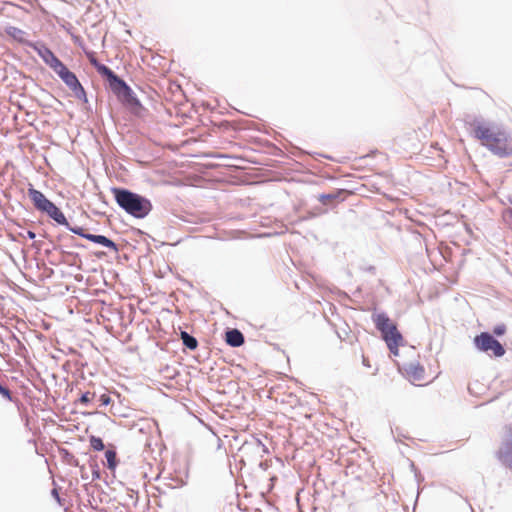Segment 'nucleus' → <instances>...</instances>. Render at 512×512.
<instances>
[{"label": "nucleus", "mask_w": 512, "mask_h": 512, "mask_svg": "<svg viewBox=\"0 0 512 512\" xmlns=\"http://www.w3.org/2000/svg\"><path fill=\"white\" fill-rule=\"evenodd\" d=\"M28 195L35 208L39 211L46 212V210L51 208V205L53 204V202L48 200L41 191L36 190L32 186L28 189Z\"/></svg>", "instance_id": "9"}, {"label": "nucleus", "mask_w": 512, "mask_h": 512, "mask_svg": "<svg viewBox=\"0 0 512 512\" xmlns=\"http://www.w3.org/2000/svg\"><path fill=\"white\" fill-rule=\"evenodd\" d=\"M52 495L55 497V499L60 503V497L57 489L52 490Z\"/></svg>", "instance_id": "21"}, {"label": "nucleus", "mask_w": 512, "mask_h": 512, "mask_svg": "<svg viewBox=\"0 0 512 512\" xmlns=\"http://www.w3.org/2000/svg\"><path fill=\"white\" fill-rule=\"evenodd\" d=\"M55 73L73 92L78 93L79 91H84L76 75L71 72L64 64L61 65V67L57 69Z\"/></svg>", "instance_id": "7"}, {"label": "nucleus", "mask_w": 512, "mask_h": 512, "mask_svg": "<svg viewBox=\"0 0 512 512\" xmlns=\"http://www.w3.org/2000/svg\"><path fill=\"white\" fill-rule=\"evenodd\" d=\"M340 194H341V192H336V193H331V194H321L318 199L323 205H329L332 202H334L335 200H337L339 198Z\"/></svg>", "instance_id": "15"}, {"label": "nucleus", "mask_w": 512, "mask_h": 512, "mask_svg": "<svg viewBox=\"0 0 512 512\" xmlns=\"http://www.w3.org/2000/svg\"><path fill=\"white\" fill-rule=\"evenodd\" d=\"M510 215H511V217H512V209L510 210Z\"/></svg>", "instance_id": "23"}, {"label": "nucleus", "mask_w": 512, "mask_h": 512, "mask_svg": "<svg viewBox=\"0 0 512 512\" xmlns=\"http://www.w3.org/2000/svg\"><path fill=\"white\" fill-rule=\"evenodd\" d=\"M494 333L498 336H501L505 333V326H498L494 329Z\"/></svg>", "instance_id": "20"}, {"label": "nucleus", "mask_w": 512, "mask_h": 512, "mask_svg": "<svg viewBox=\"0 0 512 512\" xmlns=\"http://www.w3.org/2000/svg\"><path fill=\"white\" fill-rule=\"evenodd\" d=\"M474 343L479 350L483 352L491 351L495 357H502L505 354V349L501 343L487 332L477 335L474 338Z\"/></svg>", "instance_id": "5"}, {"label": "nucleus", "mask_w": 512, "mask_h": 512, "mask_svg": "<svg viewBox=\"0 0 512 512\" xmlns=\"http://www.w3.org/2000/svg\"><path fill=\"white\" fill-rule=\"evenodd\" d=\"M89 442L90 446L96 451H102L105 448L102 439L99 437L91 436Z\"/></svg>", "instance_id": "16"}, {"label": "nucleus", "mask_w": 512, "mask_h": 512, "mask_svg": "<svg viewBox=\"0 0 512 512\" xmlns=\"http://www.w3.org/2000/svg\"><path fill=\"white\" fill-rule=\"evenodd\" d=\"M0 394L9 400L11 399V393H10L9 389L2 386L1 384H0Z\"/></svg>", "instance_id": "19"}, {"label": "nucleus", "mask_w": 512, "mask_h": 512, "mask_svg": "<svg viewBox=\"0 0 512 512\" xmlns=\"http://www.w3.org/2000/svg\"><path fill=\"white\" fill-rule=\"evenodd\" d=\"M99 400L104 406H107L111 403V397L108 394H102Z\"/></svg>", "instance_id": "18"}, {"label": "nucleus", "mask_w": 512, "mask_h": 512, "mask_svg": "<svg viewBox=\"0 0 512 512\" xmlns=\"http://www.w3.org/2000/svg\"><path fill=\"white\" fill-rule=\"evenodd\" d=\"M226 342L232 347H239L244 343V336L239 330L231 329L226 332Z\"/></svg>", "instance_id": "11"}, {"label": "nucleus", "mask_w": 512, "mask_h": 512, "mask_svg": "<svg viewBox=\"0 0 512 512\" xmlns=\"http://www.w3.org/2000/svg\"><path fill=\"white\" fill-rule=\"evenodd\" d=\"M41 59L55 72L63 65V62L45 46L36 49Z\"/></svg>", "instance_id": "10"}, {"label": "nucleus", "mask_w": 512, "mask_h": 512, "mask_svg": "<svg viewBox=\"0 0 512 512\" xmlns=\"http://www.w3.org/2000/svg\"><path fill=\"white\" fill-rule=\"evenodd\" d=\"M376 328L381 332L390 352L398 354L399 347L403 345L404 339L396 324L384 313L377 314L374 317Z\"/></svg>", "instance_id": "4"}, {"label": "nucleus", "mask_w": 512, "mask_h": 512, "mask_svg": "<svg viewBox=\"0 0 512 512\" xmlns=\"http://www.w3.org/2000/svg\"><path fill=\"white\" fill-rule=\"evenodd\" d=\"M28 237H29L30 239H34V238H35V233H34V232H32V231H28Z\"/></svg>", "instance_id": "22"}, {"label": "nucleus", "mask_w": 512, "mask_h": 512, "mask_svg": "<svg viewBox=\"0 0 512 512\" xmlns=\"http://www.w3.org/2000/svg\"><path fill=\"white\" fill-rule=\"evenodd\" d=\"M409 381L417 385H423L425 381V369L419 363H410L404 368Z\"/></svg>", "instance_id": "8"}, {"label": "nucleus", "mask_w": 512, "mask_h": 512, "mask_svg": "<svg viewBox=\"0 0 512 512\" xmlns=\"http://www.w3.org/2000/svg\"><path fill=\"white\" fill-rule=\"evenodd\" d=\"M6 33L19 42H23L25 40V32L19 28L8 27L6 29Z\"/></svg>", "instance_id": "13"}, {"label": "nucleus", "mask_w": 512, "mask_h": 512, "mask_svg": "<svg viewBox=\"0 0 512 512\" xmlns=\"http://www.w3.org/2000/svg\"><path fill=\"white\" fill-rule=\"evenodd\" d=\"M90 63L97 69V71L106 76L114 90L127 89V85L107 66L100 64L94 56V53H87Z\"/></svg>", "instance_id": "6"}, {"label": "nucleus", "mask_w": 512, "mask_h": 512, "mask_svg": "<svg viewBox=\"0 0 512 512\" xmlns=\"http://www.w3.org/2000/svg\"><path fill=\"white\" fill-rule=\"evenodd\" d=\"M45 213H47L58 224L65 225L72 233L77 234L89 241L107 247L114 252L118 251L117 245L106 236L85 233L84 229L81 227H71L62 211L54 203L51 205V208L46 210Z\"/></svg>", "instance_id": "3"}, {"label": "nucleus", "mask_w": 512, "mask_h": 512, "mask_svg": "<svg viewBox=\"0 0 512 512\" xmlns=\"http://www.w3.org/2000/svg\"><path fill=\"white\" fill-rule=\"evenodd\" d=\"M112 193L116 203L125 212L136 218H144L152 210V204L148 199L129 190L114 188Z\"/></svg>", "instance_id": "2"}, {"label": "nucleus", "mask_w": 512, "mask_h": 512, "mask_svg": "<svg viewBox=\"0 0 512 512\" xmlns=\"http://www.w3.org/2000/svg\"><path fill=\"white\" fill-rule=\"evenodd\" d=\"M94 397H95V393L85 392L80 397L79 403L82 404V405H87L88 403H90L94 399Z\"/></svg>", "instance_id": "17"}, {"label": "nucleus", "mask_w": 512, "mask_h": 512, "mask_svg": "<svg viewBox=\"0 0 512 512\" xmlns=\"http://www.w3.org/2000/svg\"><path fill=\"white\" fill-rule=\"evenodd\" d=\"M105 457H106V460H107V467L110 469V470H114L117 466V456H116V452L114 450H107L105 452Z\"/></svg>", "instance_id": "14"}, {"label": "nucleus", "mask_w": 512, "mask_h": 512, "mask_svg": "<svg viewBox=\"0 0 512 512\" xmlns=\"http://www.w3.org/2000/svg\"><path fill=\"white\" fill-rule=\"evenodd\" d=\"M472 127L473 136L493 155L512 156V133L507 128L491 122H476Z\"/></svg>", "instance_id": "1"}, {"label": "nucleus", "mask_w": 512, "mask_h": 512, "mask_svg": "<svg viewBox=\"0 0 512 512\" xmlns=\"http://www.w3.org/2000/svg\"><path fill=\"white\" fill-rule=\"evenodd\" d=\"M180 338L183 341V344L190 350H195L197 348L198 342L196 338L189 335L187 332L181 331Z\"/></svg>", "instance_id": "12"}]
</instances>
